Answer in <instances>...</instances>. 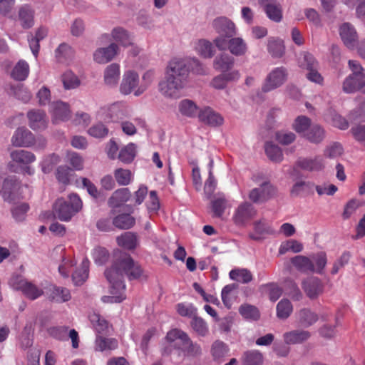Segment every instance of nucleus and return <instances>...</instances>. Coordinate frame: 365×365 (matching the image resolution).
<instances>
[{
	"mask_svg": "<svg viewBox=\"0 0 365 365\" xmlns=\"http://www.w3.org/2000/svg\"><path fill=\"white\" fill-rule=\"evenodd\" d=\"M135 220L133 217L129 214H121L116 216L113 224L119 229L128 230L135 225Z\"/></svg>",
	"mask_w": 365,
	"mask_h": 365,
	"instance_id": "obj_37",
	"label": "nucleus"
},
{
	"mask_svg": "<svg viewBox=\"0 0 365 365\" xmlns=\"http://www.w3.org/2000/svg\"><path fill=\"white\" fill-rule=\"evenodd\" d=\"M295 166L307 171H320L324 168L322 158L317 156L314 158H299L295 163Z\"/></svg>",
	"mask_w": 365,
	"mask_h": 365,
	"instance_id": "obj_15",
	"label": "nucleus"
},
{
	"mask_svg": "<svg viewBox=\"0 0 365 365\" xmlns=\"http://www.w3.org/2000/svg\"><path fill=\"white\" fill-rule=\"evenodd\" d=\"M269 53L274 58H281L284 53V46L283 41L279 39L271 38L268 41Z\"/></svg>",
	"mask_w": 365,
	"mask_h": 365,
	"instance_id": "obj_38",
	"label": "nucleus"
},
{
	"mask_svg": "<svg viewBox=\"0 0 365 365\" xmlns=\"http://www.w3.org/2000/svg\"><path fill=\"white\" fill-rule=\"evenodd\" d=\"M139 76L134 71H127L123 76L120 91L123 95L130 94L138 85Z\"/></svg>",
	"mask_w": 365,
	"mask_h": 365,
	"instance_id": "obj_14",
	"label": "nucleus"
},
{
	"mask_svg": "<svg viewBox=\"0 0 365 365\" xmlns=\"http://www.w3.org/2000/svg\"><path fill=\"white\" fill-rule=\"evenodd\" d=\"M292 312V305L288 299H282L277 305V316L279 319H287Z\"/></svg>",
	"mask_w": 365,
	"mask_h": 365,
	"instance_id": "obj_45",
	"label": "nucleus"
},
{
	"mask_svg": "<svg viewBox=\"0 0 365 365\" xmlns=\"http://www.w3.org/2000/svg\"><path fill=\"white\" fill-rule=\"evenodd\" d=\"M83 207L80 197L76 193H71L68 199L58 198L53 205V214L61 221H68Z\"/></svg>",
	"mask_w": 365,
	"mask_h": 365,
	"instance_id": "obj_3",
	"label": "nucleus"
},
{
	"mask_svg": "<svg viewBox=\"0 0 365 365\" xmlns=\"http://www.w3.org/2000/svg\"><path fill=\"white\" fill-rule=\"evenodd\" d=\"M313 261L315 263V270L314 272L322 274L324 267H326L327 259V255L324 252H319L314 255L313 257Z\"/></svg>",
	"mask_w": 365,
	"mask_h": 365,
	"instance_id": "obj_58",
	"label": "nucleus"
},
{
	"mask_svg": "<svg viewBox=\"0 0 365 365\" xmlns=\"http://www.w3.org/2000/svg\"><path fill=\"white\" fill-rule=\"evenodd\" d=\"M230 277L232 279L242 282V283H248L252 280L251 272L245 269H233L230 272Z\"/></svg>",
	"mask_w": 365,
	"mask_h": 365,
	"instance_id": "obj_50",
	"label": "nucleus"
},
{
	"mask_svg": "<svg viewBox=\"0 0 365 365\" xmlns=\"http://www.w3.org/2000/svg\"><path fill=\"white\" fill-rule=\"evenodd\" d=\"M226 207V200L225 197H218L211 201V209L213 212V217H220Z\"/></svg>",
	"mask_w": 365,
	"mask_h": 365,
	"instance_id": "obj_53",
	"label": "nucleus"
},
{
	"mask_svg": "<svg viewBox=\"0 0 365 365\" xmlns=\"http://www.w3.org/2000/svg\"><path fill=\"white\" fill-rule=\"evenodd\" d=\"M10 158L11 161L8 163V168L11 172L14 173L18 171V167L16 165L23 167V165H29L36 160L34 153L25 150H15L11 151Z\"/></svg>",
	"mask_w": 365,
	"mask_h": 365,
	"instance_id": "obj_6",
	"label": "nucleus"
},
{
	"mask_svg": "<svg viewBox=\"0 0 365 365\" xmlns=\"http://www.w3.org/2000/svg\"><path fill=\"white\" fill-rule=\"evenodd\" d=\"M265 153L267 157L273 162H280L282 160L283 155L279 147L272 143L265 144Z\"/></svg>",
	"mask_w": 365,
	"mask_h": 365,
	"instance_id": "obj_43",
	"label": "nucleus"
},
{
	"mask_svg": "<svg viewBox=\"0 0 365 365\" xmlns=\"http://www.w3.org/2000/svg\"><path fill=\"white\" fill-rule=\"evenodd\" d=\"M200 120L211 126L220 125L223 123V118L220 115L214 112L210 108H206L199 113Z\"/></svg>",
	"mask_w": 365,
	"mask_h": 365,
	"instance_id": "obj_20",
	"label": "nucleus"
},
{
	"mask_svg": "<svg viewBox=\"0 0 365 365\" xmlns=\"http://www.w3.org/2000/svg\"><path fill=\"white\" fill-rule=\"evenodd\" d=\"M47 33V29L41 26L37 29L36 32V36L34 37H32L31 40H29V46L35 57H37L38 53L39 41L46 36Z\"/></svg>",
	"mask_w": 365,
	"mask_h": 365,
	"instance_id": "obj_39",
	"label": "nucleus"
},
{
	"mask_svg": "<svg viewBox=\"0 0 365 365\" xmlns=\"http://www.w3.org/2000/svg\"><path fill=\"white\" fill-rule=\"evenodd\" d=\"M287 70L284 67L276 68L267 76L262 87L264 92H268L282 86L286 81Z\"/></svg>",
	"mask_w": 365,
	"mask_h": 365,
	"instance_id": "obj_7",
	"label": "nucleus"
},
{
	"mask_svg": "<svg viewBox=\"0 0 365 365\" xmlns=\"http://www.w3.org/2000/svg\"><path fill=\"white\" fill-rule=\"evenodd\" d=\"M255 231L259 235L272 234L274 232L265 219H260L253 223Z\"/></svg>",
	"mask_w": 365,
	"mask_h": 365,
	"instance_id": "obj_60",
	"label": "nucleus"
},
{
	"mask_svg": "<svg viewBox=\"0 0 365 365\" xmlns=\"http://www.w3.org/2000/svg\"><path fill=\"white\" fill-rule=\"evenodd\" d=\"M311 336L309 331L306 330H293L284 334L283 337L287 344H301Z\"/></svg>",
	"mask_w": 365,
	"mask_h": 365,
	"instance_id": "obj_24",
	"label": "nucleus"
},
{
	"mask_svg": "<svg viewBox=\"0 0 365 365\" xmlns=\"http://www.w3.org/2000/svg\"><path fill=\"white\" fill-rule=\"evenodd\" d=\"M216 47L220 51L229 49L235 56H242L247 51V45L242 38L240 37H232L226 38L223 36H218L214 40Z\"/></svg>",
	"mask_w": 365,
	"mask_h": 365,
	"instance_id": "obj_4",
	"label": "nucleus"
},
{
	"mask_svg": "<svg viewBox=\"0 0 365 365\" xmlns=\"http://www.w3.org/2000/svg\"><path fill=\"white\" fill-rule=\"evenodd\" d=\"M191 327L198 335L205 336L208 332V328L205 321L196 316L191 321Z\"/></svg>",
	"mask_w": 365,
	"mask_h": 365,
	"instance_id": "obj_55",
	"label": "nucleus"
},
{
	"mask_svg": "<svg viewBox=\"0 0 365 365\" xmlns=\"http://www.w3.org/2000/svg\"><path fill=\"white\" fill-rule=\"evenodd\" d=\"M20 185L15 177L6 178L2 186L3 197L4 200L11 202L14 200L15 192Z\"/></svg>",
	"mask_w": 365,
	"mask_h": 365,
	"instance_id": "obj_23",
	"label": "nucleus"
},
{
	"mask_svg": "<svg viewBox=\"0 0 365 365\" xmlns=\"http://www.w3.org/2000/svg\"><path fill=\"white\" fill-rule=\"evenodd\" d=\"M48 299L52 302L63 303L69 301L71 299V295L67 288L54 286L51 289Z\"/></svg>",
	"mask_w": 365,
	"mask_h": 365,
	"instance_id": "obj_29",
	"label": "nucleus"
},
{
	"mask_svg": "<svg viewBox=\"0 0 365 365\" xmlns=\"http://www.w3.org/2000/svg\"><path fill=\"white\" fill-rule=\"evenodd\" d=\"M257 215L255 207L249 202L241 203L235 210L232 220L237 226L245 227Z\"/></svg>",
	"mask_w": 365,
	"mask_h": 365,
	"instance_id": "obj_5",
	"label": "nucleus"
},
{
	"mask_svg": "<svg viewBox=\"0 0 365 365\" xmlns=\"http://www.w3.org/2000/svg\"><path fill=\"white\" fill-rule=\"evenodd\" d=\"M131 194L128 188H120L116 190L108 200V204L113 208H117L126 202L130 197Z\"/></svg>",
	"mask_w": 365,
	"mask_h": 365,
	"instance_id": "obj_21",
	"label": "nucleus"
},
{
	"mask_svg": "<svg viewBox=\"0 0 365 365\" xmlns=\"http://www.w3.org/2000/svg\"><path fill=\"white\" fill-rule=\"evenodd\" d=\"M229 351L228 346L222 341H216L212 346L211 352L215 361L221 362Z\"/></svg>",
	"mask_w": 365,
	"mask_h": 365,
	"instance_id": "obj_41",
	"label": "nucleus"
},
{
	"mask_svg": "<svg viewBox=\"0 0 365 365\" xmlns=\"http://www.w3.org/2000/svg\"><path fill=\"white\" fill-rule=\"evenodd\" d=\"M190 69L185 59L174 58L167 66L165 80L159 83L162 94L168 98H178L185 87Z\"/></svg>",
	"mask_w": 365,
	"mask_h": 365,
	"instance_id": "obj_2",
	"label": "nucleus"
},
{
	"mask_svg": "<svg viewBox=\"0 0 365 365\" xmlns=\"http://www.w3.org/2000/svg\"><path fill=\"white\" fill-rule=\"evenodd\" d=\"M110 255L103 247H97L93 251V257L96 263L102 265L108 261Z\"/></svg>",
	"mask_w": 365,
	"mask_h": 365,
	"instance_id": "obj_56",
	"label": "nucleus"
},
{
	"mask_svg": "<svg viewBox=\"0 0 365 365\" xmlns=\"http://www.w3.org/2000/svg\"><path fill=\"white\" fill-rule=\"evenodd\" d=\"M19 19L24 29L32 27L34 24V10L29 5L21 6L19 10Z\"/></svg>",
	"mask_w": 365,
	"mask_h": 365,
	"instance_id": "obj_26",
	"label": "nucleus"
},
{
	"mask_svg": "<svg viewBox=\"0 0 365 365\" xmlns=\"http://www.w3.org/2000/svg\"><path fill=\"white\" fill-rule=\"evenodd\" d=\"M178 335L182 341L181 351L185 356L195 357L201 354V348L199 344L194 343L186 333H180Z\"/></svg>",
	"mask_w": 365,
	"mask_h": 365,
	"instance_id": "obj_16",
	"label": "nucleus"
},
{
	"mask_svg": "<svg viewBox=\"0 0 365 365\" xmlns=\"http://www.w3.org/2000/svg\"><path fill=\"white\" fill-rule=\"evenodd\" d=\"M135 156V145L130 143L121 149L118 154V158L124 163H131Z\"/></svg>",
	"mask_w": 365,
	"mask_h": 365,
	"instance_id": "obj_46",
	"label": "nucleus"
},
{
	"mask_svg": "<svg viewBox=\"0 0 365 365\" xmlns=\"http://www.w3.org/2000/svg\"><path fill=\"white\" fill-rule=\"evenodd\" d=\"M212 26L219 36L230 38L236 34L235 24L225 16L217 17L212 21Z\"/></svg>",
	"mask_w": 365,
	"mask_h": 365,
	"instance_id": "obj_8",
	"label": "nucleus"
},
{
	"mask_svg": "<svg viewBox=\"0 0 365 365\" xmlns=\"http://www.w3.org/2000/svg\"><path fill=\"white\" fill-rule=\"evenodd\" d=\"M61 80L65 89H73L80 84L78 77L71 71H66L62 75Z\"/></svg>",
	"mask_w": 365,
	"mask_h": 365,
	"instance_id": "obj_48",
	"label": "nucleus"
},
{
	"mask_svg": "<svg viewBox=\"0 0 365 365\" xmlns=\"http://www.w3.org/2000/svg\"><path fill=\"white\" fill-rule=\"evenodd\" d=\"M302 288L307 296L312 299L317 298L324 291L322 281L315 277H311L304 280Z\"/></svg>",
	"mask_w": 365,
	"mask_h": 365,
	"instance_id": "obj_11",
	"label": "nucleus"
},
{
	"mask_svg": "<svg viewBox=\"0 0 365 365\" xmlns=\"http://www.w3.org/2000/svg\"><path fill=\"white\" fill-rule=\"evenodd\" d=\"M118 46L111 43L108 47L98 48L94 53V59L99 63H105L111 61L117 54Z\"/></svg>",
	"mask_w": 365,
	"mask_h": 365,
	"instance_id": "obj_19",
	"label": "nucleus"
},
{
	"mask_svg": "<svg viewBox=\"0 0 365 365\" xmlns=\"http://www.w3.org/2000/svg\"><path fill=\"white\" fill-rule=\"evenodd\" d=\"M258 3L271 20L276 22L282 20V8L276 0H258Z\"/></svg>",
	"mask_w": 365,
	"mask_h": 365,
	"instance_id": "obj_13",
	"label": "nucleus"
},
{
	"mask_svg": "<svg viewBox=\"0 0 365 365\" xmlns=\"http://www.w3.org/2000/svg\"><path fill=\"white\" fill-rule=\"evenodd\" d=\"M351 132L358 142L365 145V125H356L351 128Z\"/></svg>",
	"mask_w": 365,
	"mask_h": 365,
	"instance_id": "obj_64",
	"label": "nucleus"
},
{
	"mask_svg": "<svg viewBox=\"0 0 365 365\" xmlns=\"http://www.w3.org/2000/svg\"><path fill=\"white\" fill-rule=\"evenodd\" d=\"M196 50L204 58H211L214 55V49L210 41L205 39H200L196 45Z\"/></svg>",
	"mask_w": 365,
	"mask_h": 365,
	"instance_id": "obj_44",
	"label": "nucleus"
},
{
	"mask_svg": "<svg viewBox=\"0 0 365 365\" xmlns=\"http://www.w3.org/2000/svg\"><path fill=\"white\" fill-rule=\"evenodd\" d=\"M241 361L242 365H262L263 355L258 350H248L244 352Z\"/></svg>",
	"mask_w": 365,
	"mask_h": 365,
	"instance_id": "obj_30",
	"label": "nucleus"
},
{
	"mask_svg": "<svg viewBox=\"0 0 365 365\" xmlns=\"http://www.w3.org/2000/svg\"><path fill=\"white\" fill-rule=\"evenodd\" d=\"M365 81V75L349 76L343 83L344 92L350 93L361 90Z\"/></svg>",
	"mask_w": 365,
	"mask_h": 365,
	"instance_id": "obj_22",
	"label": "nucleus"
},
{
	"mask_svg": "<svg viewBox=\"0 0 365 365\" xmlns=\"http://www.w3.org/2000/svg\"><path fill=\"white\" fill-rule=\"evenodd\" d=\"M16 289H20L31 300H34L43 294V290L41 288L26 280H21Z\"/></svg>",
	"mask_w": 365,
	"mask_h": 365,
	"instance_id": "obj_18",
	"label": "nucleus"
},
{
	"mask_svg": "<svg viewBox=\"0 0 365 365\" xmlns=\"http://www.w3.org/2000/svg\"><path fill=\"white\" fill-rule=\"evenodd\" d=\"M180 333L185 332L182 330L174 329L167 334L166 340L170 343V344L165 348L164 354H171L173 349H175L178 351V355H180L181 346H182V340L178 337V335H181Z\"/></svg>",
	"mask_w": 365,
	"mask_h": 365,
	"instance_id": "obj_17",
	"label": "nucleus"
},
{
	"mask_svg": "<svg viewBox=\"0 0 365 365\" xmlns=\"http://www.w3.org/2000/svg\"><path fill=\"white\" fill-rule=\"evenodd\" d=\"M239 312L246 319L257 320L259 318V310L252 305L243 304L240 307Z\"/></svg>",
	"mask_w": 365,
	"mask_h": 365,
	"instance_id": "obj_52",
	"label": "nucleus"
},
{
	"mask_svg": "<svg viewBox=\"0 0 365 365\" xmlns=\"http://www.w3.org/2000/svg\"><path fill=\"white\" fill-rule=\"evenodd\" d=\"M89 320L98 334H106L108 333V323L99 314L95 312L91 314Z\"/></svg>",
	"mask_w": 365,
	"mask_h": 365,
	"instance_id": "obj_35",
	"label": "nucleus"
},
{
	"mask_svg": "<svg viewBox=\"0 0 365 365\" xmlns=\"http://www.w3.org/2000/svg\"><path fill=\"white\" fill-rule=\"evenodd\" d=\"M324 130L319 125H313L309 128L304 137L313 143H321L324 138Z\"/></svg>",
	"mask_w": 365,
	"mask_h": 365,
	"instance_id": "obj_36",
	"label": "nucleus"
},
{
	"mask_svg": "<svg viewBox=\"0 0 365 365\" xmlns=\"http://www.w3.org/2000/svg\"><path fill=\"white\" fill-rule=\"evenodd\" d=\"M179 110L182 115L192 117L197 112V106L192 101L185 99L180 103Z\"/></svg>",
	"mask_w": 365,
	"mask_h": 365,
	"instance_id": "obj_49",
	"label": "nucleus"
},
{
	"mask_svg": "<svg viewBox=\"0 0 365 365\" xmlns=\"http://www.w3.org/2000/svg\"><path fill=\"white\" fill-rule=\"evenodd\" d=\"M73 51L71 47L66 44H61L58 48L56 49V56L58 58L59 61H63V59L66 60L72 56Z\"/></svg>",
	"mask_w": 365,
	"mask_h": 365,
	"instance_id": "obj_62",
	"label": "nucleus"
},
{
	"mask_svg": "<svg viewBox=\"0 0 365 365\" xmlns=\"http://www.w3.org/2000/svg\"><path fill=\"white\" fill-rule=\"evenodd\" d=\"M104 274L110 284L111 294H118L125 289L124 276L130 280L147 278L144 276L140 265L135 262L129 254L123 252L115 254L112 265L105 270Z\"/></svg>",
	"mask_w": 365,
	"mask_h": 365,
	"instance_id": "obj_1",
	"label": "nucleus"
},
{
	"mask_svg": "<svg viewBox=\"0 0 365 365\" xmlns=\"http://www.w3.org/2000/svg\"><path fill=\"white\" fill-rule=\"evenodd\" d=\"M108 129L101 123H98L91 127L88 133L95 138H103L107 135Z\"/></svg>",
	"mask_w": 365,
	"mask_h": 365,
	"instance_id": "obj_59",
	"label": "nucleus"
},
{
	"mask_svg": "<svg viewBox=\"0 0 365 365\" xmlns=\"http://www.w3.org/2000/svg\"><path fill=\"white\" fill-rule=\"evenodd\" d=\"M116 242L118 246L132 250L138 246V235L132 232H125L116 237Z\"/></svg>",
	"mask_w": 365,
	"mask_h": 365,
	"instance_id": "obj_25",
	"label": "nucleus"
},
{
	"mask_svg": "<svg viewBox=\"0 0 365 365\" xmlns=\"http://www.w3.org/2000/svg\"><path fill=\"white\" fill-rule=\"evenodd\" d=\"M29 125L33 130H43L47 127L48 120L43 110L33 109L27 113Z\"/></svg>",
	"mask_w": 365,
	"mask_h": 365,
	"instance_id": "obj_12",
	"label": "nucleus"
},
{
	"mask_svg": "<svg viewBox=\"0 0 365 365\" xmlns=\"http://www.w3.org/2000/svg\"><path fill=\"white\" fill-rule=\"evenodd\" d=\"M293 265L301 272H314L315 268L313 262L307 257L297 255L291 259Z\"/></svg>",
	"mask_w": 365,
	"mask_h": 365,
	"instance_id": "obj_33",
	"label": "nucleus"
},
{
	"mask_svg": "<svg viewBox=\"0 0 365 365\" xmlns=\"http://www.w3.org/2000/svg\"><path fill=\"white\" fill-rule=\"evenodd\" d=\"M310 127L311 120L304 115L298 116L293 124V128L295 131L298 133L302 134L303 136Z\"/></svg>",
	"mask_w": 365,
	"mask_h": 365,
	"instance_id": "obj_47",
	"label": "nucleus"
},
{
	"mask_svg": "<svg viewBox=\"0 0 365 365\" xmlns=\"http://www.w3.org/2000/svg\"><path fill=\"white\" fill-rule=\"evenodd\" d=\"M67 158L69 163L75 170H81L83 168V160L82 157L74 152L67 153Z\"/></svg>",
	"mask_w": 365,
	"mask_h": 365,
	"instance_id": "obj_61",
	"label": "nucleus"
},
{
	"mask_svg": "<svg viewBox=\"0 0 365 365\" xmlns=\"http://www.w3.org/2000/svg\"><path fill=\"white\" fill-rule=\"evenodd\" d=\"M112 35L113 38L123 46H128L131 44L128 34L122 28L114 29Z\"/></svg>",
	"mask_w": 365,
	"mask_h": 365,
	"instance_id": "obj_54",
	"label": "nucleus"
},
{
	"mask_svg": "<svg viewBox=\"0 0 365 365\" xmlns=\"http://www.w3.org/2000/svg\"><path fill=\"white\" fill-rule=\"evenodd\" d=\"M29 209V206L27 203L24 202L16 205L11 210L12 215L16 220L21 221L24 220Z\"/></svg>",
	"mask_w": 365,
	"mask_h": 365,
	"instance_id": "obj_57",
	"label": "nucleus"
},
{
	"mask_svg": "<svg viewBox=\"0 0 365 365\" xmlns=\"http://www.w3.org/2000/svg\"><path fill=\"white\" fill-rule=\"evenodd\" d=\"M89 260L85 258L81 263V267L73 274L72 279L76 285H81L88 277Z\"/></svg>",
	"mask_w": 365,
	"mask_h": 365,
	"instance_id": "obj_32",
	"label": "nucleus"
},
{
	"mask_svg": "<svg viewBox=\"0 0 365 365\" xmlns=\"http://www.w3.org/2000/svg\"><path fill=\"white\" fill-rule=\"evenodd\" d=\"M120 76V66L117 63L108 66L104 71V82L109 86L116 85Z\"/></svg>",
	"mask_w": 365,
	"mask_h": 365,
	"instance_id": "obj_31",
	"label": "nucleus"
},
{
	"mask_svg": "<svg viewBox=\"0 0 365 365\" xmlns=\"http://www.w3.org/2000/svg\"><path fill=\"white\" fill-rule=\"evenodd\" d=\"M343 153L342 146L337 143H334L329 147H327L324 151V155L329 158H335L341 156Z\"/></svg>",
	"mask_w": 365,
	"mask_h": 365,
	"instance_id": "obj_63",
	"label": "nucleus"
},
{
	"mask_svg": "<svg viewBox=\"0 0 365 365\" xmlns=\"http://www.w3.org/2000/svg\"><path fill=\"white\" fill-rule=\"evenodd\" d=\"M339 35L344 43L349 48H354L358 41L357 32L352 24L346 22L339 26Z\"/></svg>",
	"mask_w": 365,
	"mask_h": 365,
	"instance_id": "obj_10",
	"label": "nucleus"
},
{
	"mask_svg": "<svg viewBox=\"0 0 365 365\" xmlns=\"http://www.w3.org/2000/svg\"><path fill=\"white\" fill-rule=\"evenodd\" d=\"M319 319L318 315L309 309H302L298 313L299 323L304 327H309Z\"/></svg>",
	"mask_w": 365,
	"mask_h": 365,
	"instance_id": "obj_34",
	"label": "nucleus"
},
{
	"mask_svg": "<svg viewBox=\"0 0 365 365\" xmlns=\"http://www.w3.org/2000/svg\"><path fill=\"white\" fill-rule=\"evenodd\" d=\"M34 143V135L25 127L18 128L11 138V143L15 147H30Z\"/></svg>",
	"mask_w": 365,
	"mask_h": 365,
	"instance_id": "obj_9",
	"label": "nucleus"
},
{
	"mask_svg": "<svg viewBox=\"0 0 365 365\" xmlns=\"http://www.w3.org/2000/svg\"><path fill=\"white\" fill-rule=\"evenodd\" d=\"M96 349L101 351L113 350L117 348L118 341L115 339L98 336L96 339Z\"/></svg>",
	"mask_w": 365,
	"mask_h": 365,
	"instance_id": "obj_42",
	"label": "nucleus"
},
{
	"mask_svg": "<svg viewBox=\"0 0 365 365\" xmlns=\"http://www.w3.org/2000/svg\"><path fill=\"white\" fill-rule=\"evenodd\" d=\"M131 172L127 169L118 168L114 172V177L119 185H127L131 180Z\"/></svg>",
	"mask_w": 365,
	"mask_h": 365,
	"instance_id": "obj_51",
	"label": "nucleus"
},
{
	"mask_svg": "<svg viewBox=\"0 0 365 365\" xmlns=\"http://www.w3.org/2000/svg\"><path fill=\"white\" fill-rule=\"evenodd\" d=\"M29 66L24 61H19L14 66L11 76L17 81H24L29 75Z\"/></svg>",
	"mask_w": 365,
	"mask_h": 365,
	"instance_id": "obj_40",
	"label": "nucleus"
},
{
	"mask_svg": "<svg viewBox=\"0 0 365 365\" xmlns=\"http://www.w3.org/2000/svg\"><path fill=\"white\" fill-rule=\"evenodd\" d=\"M70 110L68 105L61 101L53 104V122L58 123L59 121H64L68 119Z\"/></svg>",
	"mask_w": 365,
	"mask_h": 365,
	"instance_id": "obj_27",
	"label": "nucleus"
},
{
	"mask_svg": "<svg viewBox=\"0 0 365 365\" xmlns=\"http://www.w3.org/2000/svg\"><path fill=\"white\" fill-rule=\"evenodd\" d=\"M235 63L234 58L227 53L217 56L213 63L214 68L222 72L230 70Z\"/></svg>",
	"mask_w": 365,
	"mask_h": 365,
	"instance_id": "obj_28",
	"label": "nucleus"
}]
</instances>
